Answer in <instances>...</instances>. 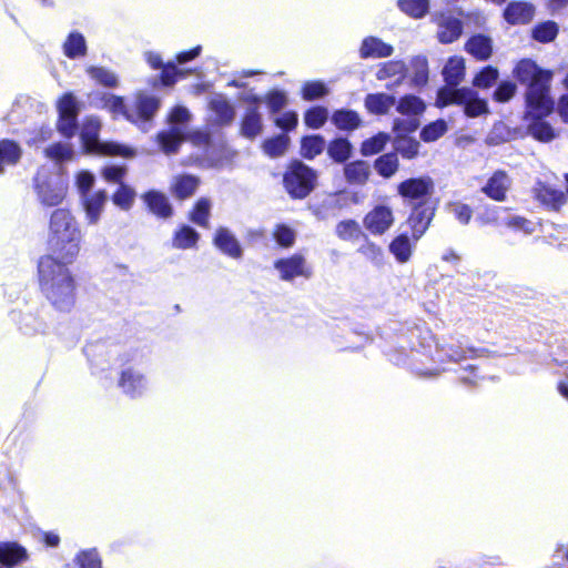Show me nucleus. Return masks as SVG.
Here are the masks:
<instances>
[{"instance_id": "1", "label": "nucleus", "mask_w": 568, "mask_h": 568, "mask_svg": "<svg viewBox=\"0 0 568 568\" xmlns=\"http://www.w3.org/2000/svg\"><path fill=\"white\" fill-rule=\"evenodd\" d=\"M81 231L65 209L52 212L49 222L50 254L40 258L38 276L41 292L60 312H70L75 304V280L68 268L80 252Z\"/></svg>"}, {"instance_id": "2", "label": "nucleus", "mask_w": 568, "mask_h": 568, "mask_svg": "<svg viewBox=\"0 0 568 568\" xmlns=\"http://www.w3.org/2000/svg\"><path fill=\"white\" fill-rule=\"evenodd\" d=\"M516 75L521 83L528 85V106L537 116L548 114L554 106V101L548 94L550 72L540 70L531 60H523L516 68Z\"/></svg>"}, {"instance_id": "3", "label": "nucleus", "mask_w": 568, "mask_h": 568, "mask_svg": "<svg viewBox=\"0 0 568 568\" xmlns=\"http://www.w3.org/2000/svg\"><path fill=\"white\" fill-rule=\"evenodd\" d=\"M100 129L101 123L95 118H89L83 123L80 136L88 153L120 155L122 158H133L135 155V151L128 145L116 142H101L99 140Z\"/></svg>"}, {"instance_id": "4", "label": "nucleus", "mask_w": 568, "mask_h": 568, "mask_svg": "<svg viewBox=\"0 0 568 568\" xmlns=\"http://www.w3.org/2000/svg\"><path fill=\"white\" fill-rule=\"evenodd\" d=\"M450 104L464 105V112L469 118H476L488 112L487 102L478 98L477 93L468 88H442L437 93L436 105L444 108Z\"/></svg>"}, {"instance_id": "5", "label": "nucleus", "mask_w": 568, "mask_h": 568, "mask_svg": "<svg viewBox=\"0 0 568 568\" xmlns=\"http://www.w3.org/2000/svg\"><path fill=\"white\" fill-rule=\"evenodd\" d=\"M315 171L302 162H293L286 170L283 183L287 193L295 199L307 196L315 187Z\"/></svg>"}, {"instance_id": "6", "label": "nucleus", "mask_w": 568, "mask_h": 568, "mask_svg": "<svg viewBox=\"0 0 568 568\" xmlns=\"http://www.w3.org/2000/svg\"><path fill=\"white\" fill-rule=\"evenodd\" d=\"M434 189L433 179L425 175L400 182L397 185V193L412 206H426Z\"/></svg>"}, {"instance_id": "7", "label": "nucleus", "mask_w": 568, "mask_h": 568, "mask_svg": "<svg viewBox=\"0 0 568 568\" xmlns=\"http://www.w3.org/2000/svg\"><path fill=\"white\" fill-rule=\"evenodd\" d=\"M393 209L385 204L374 206L364 217V227L373 235H383L394 224Z\"/></svg>"}, {"instance_id": "8", "label": "nucleus", "mask_w": 568, "mask_h": 568, "mask_svg": "<svg viewBox=\"0 0 568 568\" xmlns=\"http://www.w3.org/2000/svg\"><path fill=\"white\" fill-rule=\"evenodd\" d=\"M432 20L437 26L436 37L440 43H452L462 34V22L449 12H436Z\"/></svg>"}, {"instance_id": "9", "label": "nucleus", "mask_w": 568, "mask_h": 568, "mask_svg": "<svg viewBox=\"0 0 568 568\" xmlns=\"http://www.w3.org/2000/svg\"><path fill=\"white\" fill-rule=\"evenodd\" d=\"M274 267L278 271L283 281H292L295 277H310L312 271L306 264L305 257L301 254H294L287 258H281L275 262Z\"/></svg>"}, {"instance_id": "10", "label": "nucleus", "mask_w": 568, "mask_h": 568, "mask_svg": "<svg viewBox=\"0 0 568 568\" xmlns=\"http://www.w3.org/2000/svg\"><path fill=\"white\" fill-rule=\"evenodd\" d=\"M37 190L40 202L47 206L59 205L67 193V186L62 180L57 176L47 182H40L39 179H37Z\"/></svg>"}, {"instance_id": "11", "label": "nucleus", "mask_w": 568, "mask_h": 568, "mask_svg": "<svg viewBox=\"0 0 568 568\" xmlns=\"http://www.w3.org/2000/svg\"><path fill=\"white\" fill-rule=\"evenodd\" d=\"M511 184L513 180L509 174L504 170H497L481 187V192L494 201L504 202Z\"/></svg>"}, {"instance_id": "12", "label": "nucleus", "mask_w": 568, "mask_h": 568, "mask_svg": "<svg viewBox=\"0 0 568 568\" xmlns=\"http://www.w3.org/2000/svg\"><path fill=\"white\" fill-rule=\"evenodd\" d=\"M103 108L108 109L114 116L122 115L131 122L142 119V101L138 100L134 110H130L123 99L112 94H104L102 98Z\"/></svg>"}, {"instance_id": "13", "label": "nucleus", "mask_w": 568, "mask_h": 568, "mask_svg": "<svg viewBox=\"0 0 568 568\" xmlns=\"http://www.w3.org/2000/svg\"><path fill=\"white\" fill-rule=\"evenodd\" d=\"M435 215L434 209L429 206H413V211L407 220L412 230V237L418 241L429 227Z\"/></svg>"}, {"instance_id": "14", "label": "nucleus", "mask_w": 568, "mask_h": 568, "mask_svg": "<svg viewBox=\"0 0 568 568\" xmlns=\"http://www.w3.org/2000/svg\"><path fill=\"white\" fill-rule=\"evenodd\" d=\"M244 101L251 102L254 105L247 109L242 121L241 131L244 136L253 139L256 135H258L262 131L261 115L257 111L258 104L262 102V99L260 97L250 94L244 98Z\"/></svg>"}, {"instance_id": "15", "label": "nucleus", "mask_w": 568, "mask_h": 568, "mask_svg": "<svg viewBox=\"0 0 568 568\" xmlns=\"http://www.w3.org/2000/svg\"><path fill=\"white\" fill-rule=\"evenodd\" d=\"M535 16V7L526 1L509 2L504 10V18L509 24L529 23Z\"/></svg>"}, {"instance_id": "16", "label": "nucleus", "mask_w": 568, "mask_h": 568, "mask_svg": "<svg viewBox=\"0 0 568 568\" xmlns=\"http://www.w3.org/2000/svg\"><path fill=\"white\" fill-rule=\"evenodd\" d=\"M407 68L403 61L392 60L379 65L376 78L382 81H389L386 87L399 85L406 77Z\"/></svg>"}, {"instance_id": "17", "label": "nucleus", "mask_w": 568, "mask_h": 568, "mask_svg": "<svg viewBox=\"0 0 568 568\" xmlns=\"http://www.w3.org/2000/svg\"><path fill=\"white\" fill-rule=\"evenodd\" d=\"M148 62L152 68L162 70L160 78L153 80L154 88L172 87L178 77L182 75V71L178 70L175 64L170 62L163 64L161 58L154 53H149Z\"/></svg>"}, {"instance_id": "18", "label": "nucleus", "mask_w": 568, "mask_h": 568, "mask_svg": "<svg viewBox=\"0 0 568 568\" xmlns=\"http://www.w3.org/2000/svg\"><path fill=\"white\" fill-rule=\"evenodd\" d=\"M535 197L551 210H559L567 201L564 192L555 190L541 182L534 187Z\"/></svg>"}, {"instance_id": "19", "label": "nucleus", "mask_w": 568, "mask_h": 568, "mask_svg": "<svg viewBox=\"0 0 568 568\" xmlns=\"http://www.w3.org/2000/svg\"><path fill=\"white\" fill-rule=\"evenodd\" d=\"M108 200L105 191H98L91 194H84L82 197L85 216L90 224L98 223Z\"/></svg>"}, {"instance_id": "20", "label": "nucleus", "mask_w": 568, "mask_h": 568, "mask_svg": "<svg viewBox=\"0 0 568 568\" xmlns=\"http://www.w3.org/2000/svg\"><path fill=\"white\" fill-rule=\"evenodd\" d=\"M215 245L225 254L233 258L242 256V247L232 234V232L225 227H220L214 236Z\"/></svg>"}, {"instance_id": "21", "label": "nucleus", "mask_w": 568, "mask_h": 568, "mask_svg": "<svg viewBox=\"0 0 568 568\" xmlns=\"http://www.w3.org/2000/svg\"><path fill=\"white\" fill-rule=\"evenodd\" d=\"M443 77L447 84L445 88L456 89L465 77V60L462 57L449 58L443 69Z\"/></svg>"}, {"instance_id": "22", "label": "nucleus", "mask_w": 568, "mask_h": 568, "mask_svg": "<svg viewBox=\"0 0 568 568\" xmlns=\"http://www.w3.org/2000/svg\"><path fill=\"white\" fill-rule=\"evenodd\" d=\"M361 57L366 58H386L392 55L393 47L383 42L378 38L368 37L363 40L361 47Z\"/></svg>"}, {"instance_id": "23", "label": "nucleus", "mask_w": 568, "mask_h": 568, "mask_svg": "<svg viewBox=\"0 0 568 568\" xmlns=\"http://www.w3.org/2000/svg\"><path fill=\"white\" fill-rule=\"evenodd\" d=\"M371 174L369 164L365 161H354L345 165L344 175L352 184H364Z\"/></svg>"}, {"instance_id": "24", "label": "nucleus", "mask_w": 568, "mask_h": 568, "mask_svg": "<svg viewBox=\"0 0 568 568\" xmlns=\"http://www.w3.org/2000/svg\"><path fill=\"white\" fill-rule=\"evenodd\" d=\"M144 202H146L150 211L160 217L172 215V206L169 199L162 193L149 192L144 194Z\"/></svg>"}, {"instance_id": "25", "label": "nucleus", "mask_w": 568, "mask_h": 568, "mask_svg": "<svg viewBox=\"0 0 568 568\" xmlns=\"http://www.w3.org/2000/svg\"><path fill=\"white\" fill-rule=\"evenodd\" d=\"M395 104V98L385 93L368 94L365 98L366 109L374 114H385Z\"/></svg>"}, {"instance_id": "26", "label": "nucleus", "mask_w": 568, "mask_h": 568, "mask_svg": "<svg viewBox=\"0 0 568 568\" xmlns=\"http://www.w3.org/2000/svg\"><path fill=\"white\" fill-rule=\"evenodd\" d=\"M389 252L395 256L397 262L406 263L413 253V245L406 234L396 236L389 244Z\"/></svg>"}, {"instance_id": "27", "label": "nucleus", "mask_w": 568, "mask_h": 568, "mask_svg": "<svg viewBox=\"0 0 568 568\" xmlns=\"http://www.w3.org/2000/svg\"><path fill=\"white\" fill-rule=\"evenodd\" d=\"M21 156L20 146L10 140L0 142V173L3 172L6 165L16 164Z\"/></svg>"}, {"instance_id": "28", "label": "nucleus", "mask_w": 568, "mask_h": 568, "mask_svg": "<svg viewBox=\"0 0 568 568\" xmlns=\"http://www.w3.org/2000/svg\"><path fill=\"white\" fill-rule=\"evenodd\" d=\"M27 557L26 550L17 544H0V562L11 567Z\"/></svg>"}, {"instance_id": "29", "label": "nucleus", "mask_w": 568, "mask_h": 568, "mask_svg": "<svg viewBox=\"0 0 568 568\" xmlns=\"http://www.w3.org/2000/svg\"><path fill=\"white\" fill-rule=\"evenodd\" d=\"M466 49L477 59L485 60L491 54V41L484 36H475L466 43Z\"/></svg>"}, {"instance_id": "30", "label": "nucleus", "mask_w": 568, "mask_h": 568, "mask_svg": "<svg viewBox=\"0 0 568 568\" xmlns=\"http://www.w3.org/2000/svg\"><path fill=\"white\" fill-rule=\"evenodd\" d=\"M210 106L219 123L229 124L233 121L235 116L234 108L225 99L215 98L211 101Z\"/></svg>"}, {"instance_id": "31", "label": "nucleus", "mask_w": 568, "mask_h": 568, "mask_svg": "<svg viewBox=\"0 0 568 568\" xmlns=\"http://www.w3.org/2000/svg\"><path fill=\"white\" fill-rule=\"evenodd\" d=\"M197 185L199 181L196 178L192 175H181L175 178L172 189L174 195L178 199L184 200L186 197H190L195 192Z\"/></svg>"}, {"instance_id": "32", "label": "nucleus", "mask_w": 568, "mask_h": 568, "mask_svg": "<svg viewBox=\"0 0 568 568\" xmlns=\"http://www.w3.org/2000/svg\"><path fill=\"white\" fill-rule=\"evenodd\" d=\"M161 146L166 154L175 153L184 140L183 131L180 126L172 128L169 132L159 135Z\"/></svg>"}, {"instance_id": "33", "label": "nucleus", "mask_w": 568, "mask_h": 568, "mask_svg": "<svg viewBox=\"0 0 568 568\" xmlns=\"http://www.w3.org/2000/svg\"><path fill=\"white\" fill-rule=\"evenodd\" d=\"M332 121L339 130L346 131L355 130L361 124L359 115L352 110L336 111L332 116Z\"/></svg>"}, {"instance_id": "34", "label": "nucleus", "mask_w": 568, "mask_h": 568, "mask_svg": "<svg viewBox=\"0 0 568 568\" xmlns=\"http://www.w3.org/2000/svg\"><path fill=\"white\" fill-rule=\"evenodd\" d=\"M67 57L75 59L87 53V44L84 37L79 32H72L63 44Z\"/></svg>"}, {"instance_id": "35", "label": "nucleus", "mask_w": 568, "mask_h": 568, "mask_svg": "<svg viewBox=\"0 0 568 568\" xmlns=\"http://www.w3.org/2000/svg\"><path fill=\"white\" fill-rule=\"evenodd\" d=\"M398 8L407 16L419 19L429 9V0H398Z\"/></svg>"}, {"instance_id": "36", "label": "nucleus", "mask_w": 568, "mask_h": 568, "mask_svg": "<svg viewBox=\"0 0 568 568\" xmlns=\"http://www.w3.org/2000/svg\"><path fill=\"white\" fill-rule=\"evenodd\" d=\"M325 149V140L321 135H311L302 140L301 152L306 159H313Z\"/></svg>"}, {"instance_id": "37", "label": "nucleus", "mask_w": 568, "mask_h": 568, "mask_svg": "<svg viewBox=\"0 0 568 568\" xmlns=\"http://www.w3.org/2000/svg\"><path fill=\"white\" fill-rule=\"evenodd\" d=\"M425 110V103L415 95L403 97L397 104V111L406 115H418Z\"/></svg>"}, {"instance_id": "38", "label": "nucleus", "mask_w": 568, "mask_h": 568, "mask_svg": "<svg viewBox=\"0 0 568 568\" xmlns=\"http://www.w3.org/2000/svg\"><path fill=\"white\" fill-rule=\"evenodd\" d=\"M45 155L58 163H62L71 161L74 151L69 143H54L45 149Z\"/></svg>"}, {"instance_id": "39", "label": "nucleus", "mask_w": 568, "mask_h": 568, "mask_svg": "<svg viewBox=\"0 0 568 568\" xmlns=\"http://www.w3.org/2000/svg\"><path fill=\"white\" fill-rule=\"evenodd\" d=\"M197 240V232L190 226L184 225L175 232L173 245L178 248H190L196 244Z\"/></svg>"}, {"instance_id": "40", "label": "nucleus", "mask_w": 568, "mask_h": 568, "mask_svg": "<svg viewBox=\"0 0 568 568\" xmlns=\"http://www.w3.org/2000/svg\"><path fill=\"white\" fill-rule=\"evenodd\" d=\"M290 139L288 136L281 134L273 139H268L263 143L264 152L272 156L277 158L283 155L288 148Z\"/></svg>"}, {"instance_id": "41", "label": "nucleus", "mask_w": 568, "mask_h": 568, "mask_svg": "<svg viewBox=\"0 0 568 568\" xmlns=\"http://www.w3.org/2000/svg\"><path fill=\"white\" fill-rule=\"evenodd\" d=\"M140 384L141 378L139 372H133L131 368L122 372L119 385L124 393L132 397L135 396Z\"/></svg>"}, {"instance_id": "42", "label": "nucleus", "mask_w": 568, "mask_h": 568, "mask_svg": "<svg viewBox=\"0 0 568 568\" xmlns=\"http://www.w3.org/2000/svg\"><path fill=\"white\" fill-rule=\"evenodd\" d=\"M506 214V209L500 206H486L477 216L481 225H503L501 219Z\"/></svg>"}, {"instance_id": "43", "label": "nucleus", "mask_w": 568, "mask_h": 568, "mask_svg": "<svg viewBox=\"0 0 568 568\" xmlns=\"http://www.w3.org/2000/svg\"><path fill=\"white\" fill-rule=\"evenodd\" d=\"M212 203L210 200L200 199L191 212V220L200 226H206L211 214Z\"/></svg>"}, {"instance_id": "44", "label": "nucleus", "mask_w": 568, "mask_h": 568, "mask_svg": "<svg viewBox=\"0 0 568 568\" xmlns=\"http://www.w3.org/2000/svg\"><path fill=\"white\" fill-rule=\"evenodd\" d=\"M351 144L345 139H336L327 148L328 155L336 162H345L351 155Z\"/></svg>"}, {"instance_id": "45", "label": "nucleus", "mask_w": 568, "mask_h": 568, "mask_svg": "<svg viewBox=\"0 0 568 568\" xmlns=\"http://www.w3.org/2000/svg\"><path fill=\"white\" fill-rule=\"evenodd\" d=\"M375 169L382 176L390 178L398 169V159L393 153L384 154L376 160Z\"/></svg>"}, {"instance_id": "46", "label": "nucleus", "mask_w": 568, "mask_h": 568, "mask_svg": "<svg viewBox=\"0 0 568 568\" xmlns=\"http://www.w3.org/2000/svg\"><path fill=\"white\" fill-rule=\"evenodd\" d=\"M558 33V26L552 21H546L537 24L532 29V38L539 42H550Z\"/></svg>"}, {"instance_id": "47", "label": "nucleus", "mask_w": 568, "mask_h": 568, "mask_svg": "<svg viewBox=\"0 0 568 568\" xmlns=\"http://www.w3.org/2000/svg\"><path fill=\"white\" fill-rule=\"evenodd\" d=\"M501 224L513 230L523 231L526 234H530L534 231V226L530 221L523 216L509 213L507 209L506 214L501 219Z\"/></svg>"}, {"instance_id": "48", "label": "nucleus", "mask_w": 568, "mask_h": 568, "mask_svg": "<svg viewBox=\"0 0 568 568\" xmlns=\"http://www.w3.org/2000/svg\"><path fill=\"white\" fill-rule=\"evenodd\" d=\"M329 93V89L322 81H307L302 87V97L305 100H315Z\"/></svg>"}, {"instance_id": "49", "label": "nucleus", "mask_w": 568, "mask_h": 568, "mask_svg": "<svg viewBox=\"0 0 568 568\" xmlns=\"http://www.w3.org/2000/svg\"><path fill=\"white\" fill-rule=\"evenodd\" d=\"M336 233L344 241H355L362 234L358 223L353 220L339 222L336 226Z\"/></svg>"}, {"instance_id": "50", "label": "nucleus", "mask_w": 568, "mask_h": 568, "mask_svg": "<svg viewBox=\"0 0 568 568\" xmlns=\"http://www.w3.org/2000/svg\"><path fill=\"white\" fill-rule=\"evenodd\" d=\"M388 140L389 138L386 133H378L377 135L365 140L362 143L361 151L363 155H374L384 149Z\"/></svg>"}, {"instance_id": "51", "label": "nucleus", "mask_w": 568, "mask_h": 568, "mask_svg": "<svg viewBox=\"0 0 568 568\" xmlns=\"http://www.w3.org/2000/svg\"><path fill=\"white\" fill-rule=\"evenodd\" d=\"M87 72L93 80L102 85L115 87L118 84L116 75L108 69L90 67L87 69Z\"/></svg>"}, {"instance_id": "52", "label": "nucleus", "mask_w": 568, "mask_h": 568, "mask_svg": "<svg viewBox=\"0 0 568 568\" xmlns=\"http://www.w3.org/2000/svg\"><path fill=\"white\" fill-rule=\"evenodd\" d=\"M113 203L122 210H129L135 200V192L125 184H121L114 193Z\"/></svg>"}, {"instance_id": "53", "label": "nucleus", "mask_w": 568, "mask_h": 568, "mask_svg": "<svg viewBox=\"0 0 568 568\" xmlns=\"http://www.w3.org/2000/svg\"><path fill=\"white\" fill-rule=\"evenodd\" d=\"M447 131V124L444 120H437L426 125L422 132L420 138L425 142H434L443 136Z\"/></svg>"}, {"instance_id": "54", "label": "nucleus", "mask_w": 568, "mask_h": 568, "mask_svg": "<svg viewBox=\"0 0 568 568\" xmlns=\"http://www.w3.org/2000/svg\"><path fill=\"white\" fill-rule=\"evenodd\" d=\"M126 174V166L123 164H106L101 170V175L106 182L123 184V179Z\"/></svg>"}, {"instance_id": "55", "label": "nucleus", "mask_w": 568, "mask_h": 568, "mask_svg": "<svg viewBox=\"0 0 568 568\" xmlns=\"http://www.w3.org/2000/svg\"><path fill=\"white\" fill-rule=\"evenodd\" d=\"M395 148L403 158L413 159L418 154L419 143L410 138H398Z\"/></svg>"}, {"instance_id": "56", "label": "nucleus", "mask_w": 568, "mask_h": 568, "mask_svg": "<svg viewBox=\"0 0 568 568\" xmlns=\"http://www.w3.org/2000/svg\"><path fill=\"white\" fill-rule=\"evenodd\" d=\"M529 132L535 139L541 142H549L556 136L554 129L544 121L534 122L529 126Z\"/></svg>"}, {"instance_id": "57", "label": "nucleus", "mask_w": 568, "mask_h": 568, "mask_svg": "<svg viewBox=\"0 0 568 568\" xmlns=\"http://www.w3.org/2000/svg\"><path fill=\"white\" fill-rule=\"evenodd\" d=\"M327 116V109L323 106H315L306 112L304 121L307 126L318 129L326 122Z\"/></svg>"}, {"instance_id": "58", "label": "nucleus", "mask_w": 568, "mask_h": 568, "mask_svg": "<svg viewBox=\"0 0 568 568\" xmlns=\"http://www.w3.org/2000/svg\"><path fill=\"white\" fill-rule=\"evenodd\" d=\"M447 210L453 216L458 220L462 224L466 225L469 223L473 210L469 205L460 203V202H454L449 203L447 205Z\"/></svg>"}, {"instance_id": "59", "label": "nucleus", "mask_w": 568, "mask_h": 568, "mask_svg": "<svg viewBox=\"0 0 568 568\" xmlns=\"http://www.w3.org/2000/svg\"><path fill=\"white\" fill-rule=\"evenodd\" d=\"M59 115H77L79 112L78 101L72 93H65L58 103Z\"/></svg>"}, {"instance_id": "60", "label": "nucleus", "mask_w": 568, "mask_h": 568, "mask_svg": "<svg viewBox=\"0 0 568 568\" xmlns=\"http://www.w3.org/2000/svg\"><path fill=\"white\" fill-rule=\"evenodd\" d=\"M275 241L284 247H290L294 244L295 232L286 225H277L273 232Z\"/></svg>"}, {"instance_id": "61", "label": "nucleus", "mask_w": 568, "mask_h": 568, "mask_svg": "<svg viewBox=\"0 0 568 568\" xmlns=\"http://www.w3.org/2000/svg\"><path fill=\"white\" fill-rule=\"evenodd\" d=\"M498 78V71L491 67L485 68L479 74H477L473 81V84L477 88H489Z\"/></svg>"}, {"instance_id": "62", "label": "nucleus", "mask_w": 568, "mask_h": 568, "mask_svg": "<svg viewBox=\"0 0 568 568\" xmlns=\"http://www.w3.org/2000/svg\"><path fill=\"white\" fill-rule=\"evenodd\" d=\"M77 115H59L58 129L62 135L71 138L75 133Z\"/></svg>"}, {"instance_id": "63", "label": "nucleus", "mask_w": 568, "mask_h": 568, "mask_svg": "<svg viewBox=\"0 0 568 568\" xmlns=\"http://www.w3.org/2000/svg\"><path fill=\"white\" fill-rule=\"evenodd\" d=\"M78 561L81 568H102L101 559L95 550L83 551L78 556Z\"/></svg>"}, {"instance_id": "64", "label": "nucleus", "mask_w": 568, "mask_h": 568, "mask_svg": "<svg viewBox=\"0 0 568 568\" xmlns=\"http://www.w3.org/2000/svg\"><path fill=\"white\" fill-rule=\"evenodd\" d=\"M265 101L272 112H277L286 104V95L281 91H272L267 93Z\"/></svg>"}]
</instances>
